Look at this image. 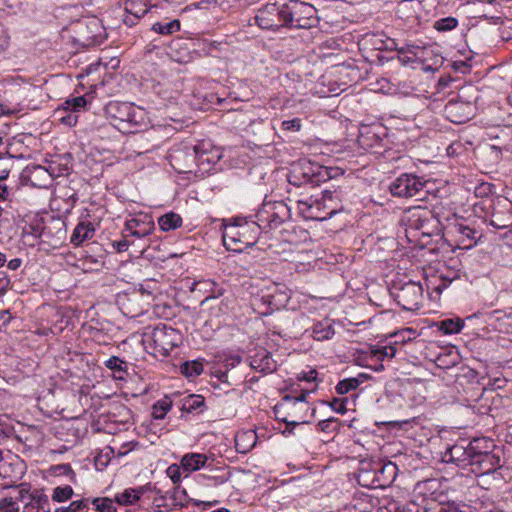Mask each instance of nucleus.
Listing matches in <instances>:
<instances>
[{
	"label": "nucleus",
	"instance_id": "1",
	"mask_svg": "<svg viewBox=\"0 0 512 512\" xmlns=\"http://www.w3.org/2000/svg\"><path fill=\"white\" fill-rule=\"evenodd\" d=\"M331 176L326 167L317 166L316 169L310 167L309 172H303L302 179L294 171L289 176V185L287 191L292 198L295 199L297 209L301 217L305 220L323 221L327 219V213L324 214L319 197L309 195V190L319 185L320 182L326 181Z\"/></svg>",
	"mask_w": 512,
	"mask_h": 512
},
{
	"label": "nucleus",
	"instance_id": "2",
	"mask_svg": "<svg viewBox=\"0 0 512 512\" xmlns=\"http://www.w3.org/2000/svg\"><path fill=\"white\" fill-rule=\"evenodd\" d=\"M403 223L409 241H422L428 244L429 239L440 234L441 224L433 211L426 207H411L405 211Z\"/></svg>",
	"mask_w": 512,
	"mask_h": 512
},
{
	"label": "nucleus",
	"instance_id": "3",
	"mask_svg": "<svg viewBox=\"0 0 512 512\" xmlns=\"http://www.w3.org/2000/svg\"><path fill=\"white\" fill-rule=\"evenodd\" d=\"M105 113L110 124L122 133H137L147 126L146 111L132 103L109 102Z\"/></svg>",
	"mask_w": 512,
	"mask_h": 512
},
{
	"label": "nucleus",
	"instance_id": "4",
	"mask_svg": "<svg viewBox=\"0 0 512 512\" xmlns=\"http://www.w3.org/2000/svg\"><path fill=\"white\" fill-rule=\"evenodd\" d=\"M260 225L251 218H235L233 223L224 225L222 234L224 246L227 250L238 253L253 247L261 233Z\"/></svg>",
	"mask_w": 512,
	"mask_h": 512
},
{
	"label": "nucleus",
	"instance_id": "5",
	"mask_svg": "<svg viewBox=\"0 0 512 512\" xmlns=\"http://www.w3.org/2000/svg\"><path fill=\"white\" fill-rule=\"evenodd\" d=\"M173 158L176 161L185 160L189 172L192 164L208 171L222 158V153L210 141H200L195 145H185L183 150H177Z\"/></svg>",
	"mask_w": 512,
	"mask_h": 512
},
{
	"label": "nucleus",
	"instance_id": "6",
	"mask_svg": "<svg viewBox=\"0 0 512 512\" xmlns=\"http://www.w3.org/2000/svg\"><path fill=\"white\" fill-rule=\"evenodd\" d=\"M473 456V474L484 476L494 474L502 467L501 459L494 453V443L491 439L474 438L468 442Z\"/></svg>",
	"mask_w": 512,
	"mask_h": 512
},
{
	"label": "nucleus",
	"instance_id": "7",
	"mask_svg": "<svg viewBox=\"0 0 512 512\" xmlns=\"http://www.w3.org/2000/svg\"><path fill=\"white\" fill-rule=\"evenodd\" d=\"M313 391L314 389L303 391L299 396H284L282 401L274 407L276 418L293 426L308 423L309 420L306 419V413L309 410V406L306 402V396Z\"/></svg>",
	"mask_w": 512,
	"mask_h": 512
},
{
	"label": "nucleus",
	"instance_id": "8",
	"mask_svg": "<svg viewBox=\"0 0 512 512\" xmlns=\"http://www.w3.org/2000/svg\"><path fill=\"white\" fill-rule=\"evenodd\" d=\"M143 343L153 349L161 356L169 355L170 351L177 346L179 333L176 329L165 324H158L154 328H147L143 333Z\"/></svg>",
	"mask_w": 512,
	"mask_h": 512
},
{
	"label": "nucleus",
	"instance_id": "9",
	"mask_svg": "<svg viewBox=\"0 0 512 512\" xmlns=\"http://www.w3.org/2000/svg\"><path fill=\"white\" fill-rule=\"evenodd\" d=\"M284 21L286 26L295 28H310L317 22L316 8L300 0H289L283 4Z\"/></svg>",
	"mask_w": 512,
	"mask_h": 512
},
{
	"label": "nucleus",
	"instance_id": "10",
	"mask_svg": "<svg viewBox=\"0 0 512 512\" xmlns=\"http://www.w3.org/2000/svg\"><path fill=\"white\" fill-rule=\"evenodd\" d=\"M290 208L284 202L264 204L256 214V222L261 231H267L279 227L289 217Z\"/></svg>",
	"mask_w": 512,
	"mask_h": 512
},
{
	"label": "nucleus",
	"instance_id": "11",
	"mask_svg": "<svg viewBox=\"0 0 512 512\" xmlns=\"http://www.w3.org/2000/svg\"><path fill=\"white\" fill-rule=\"evenodd\" d=\"M426 181L411 173H403L391 182L389 190L395 197L410 198L421 196Z\"/></svg>",
	"mask_w": 512,
	"mask_h": 512
},
{
	"label": "nucleus",
	"instance_id": "12",
	"mask_svg": "<svg viewBox=\"0 0 512 512\" xmlns=\"http://www.w3.org/2000/svg\"><path fill=\"white\" fill-rule=\"evenodd\" d=\"M392 294L404 310L414 311L421 305L423 287L419 282L408 281L400 286L395 285Z\"/></svg>",
	"mask_w": 512,
	"mask_h": 512
},
{
	"label": "nucleus",
	"instance_id": "13",
	"mask_svg": "<svg viewBox=\"0 0 512 512\" xmlns=\"http://www.w3.org/2000/svg\"><path fill=\"white\" fill-rule=\"evenodd\" d=\"M256 24L267 30H275L286 26L284 21L283 4L268 3L258 10L255 16Z\"/></svg>",
	"mask_w": 512,
	"mask_h": 512
},
{
	"label": "nucleus",
	"instance_id": "14",
	"mask_svg": "<svg viewBox=\"0 0 512 512\" xmlns=\"http://www.w3.org/2000/svg\"><path fill=\"white\" fill-rule=\"evenodd\" d=\"M443 460L453 463L461 469H468L473 473V456L470 453L469 444L465 440L455 443L447 448Z\"/></svg>",
	"mask_w": 512,
	"mask_h": 512
},
{
	"label": "nucleus",
	"instance_id": "15",
	"mask_svg": "<svg viewBox=\"0 0 512 512\" xmlns=\"http://www.w3.org/2000/svg\"><path fill=\"white\" fill-rule=\"evenodd\" d=\"M445 115L453 123L469 121L474 114V105L468 101L451 99L444 108Z\"/></svg>",
	"mask_w": 512,
	"mask_h": 512
},
{
	"label": "nucleus",
	"instance_id": "16",
	"mask_svg": "<svg viewBox=\"0 0 512 512\" xmlns=\"http://www.w3.org/2000/svg\"><path fill=\"white\" fill-rule=\"evenodd\" d=\"M9 492L0 498V512H19L23 497L29 489V483L22 482L18 485L6 487Z\"/></svg>",
	"mask_w": 512,
	"mask_h": 512
},
{
	"label": "nucleus",
	"instance_id": "17",
	"mask_svg": "<svg viewBox=\"0 0 512 512\" xmlns=\"http://www.w3.org/2000/svg\"><path fill=\"white\" fill-rule=\"evenodd\" d=\"M22 512H51L48 496L40 489H32L29 484L28 493L22 500Z\"/></svg>",
	"mask_w": 512,
	"mask_h": 512
},
{
	"label": "nucleus",
	"instance_id": "18",
	"mask_svg": "<svg viewBox=\"0 0 512 512\" xmlns=\"http://www.w3.org/2000/svg\"><path fill=\"white\" fill-rule=\"evenodd\" d=\"M490 225L496 229H506L512 226V202H498L490 216Z\"/></svg>",
	"mask_w": 512,
	"mask_h": 512
},
{
	"label": "nucleus",
	"instance_id": "19",
	"mask_svg": "<svg viewBox=\"0 0 512 512\" xmlns=\"http://www.w3.org/2000/svg\"><path fill=\"white\" fill-rule=\"evenodd\" d=\"M125 229L134 237L144 238L154 231L155 225L152 217L145 214L128 220L125 223Z\"/></svg>",
	"mask_w": 512,
	"mask_h": 512
},
{
	"label": "nucleus",
	"instance_id": "20",
	"mask_svg": "<svg viewBox=\"0 0 512 512\" xmlns=\"http://www.w3.org/2000/svg\"><path fill=\"white\" fill-rule=\"evenodd\" d=\"M148 10L149 8L145 0H125L123 22L127 26L132 27Z\"/></svg>",
	"mask_w": 512,
	"mask_h": 512
},
{
	"label": "nucleus",
	"instance_id": "21",
	"mask_svg": "<svg viewBox=\"0 0 512 512\" xmlns=\"http://www.w3.org/2000/svg\"><path fill=\"white\" fill-rule=\"evenodd\" d=\"M452 233L456 236L457 244L462 249H469L476 244L478 232L470 226L461 223L455 224Z\"/></svg>",
	"mask_w": 512,
	"mask_h": 512
},
{
	"label": "nucleus",
	"instance_id": "22",
	"mask_svg": "<svg viewBox=\"0 0 512 512\" xmlns=\"http://www.w3.org/2000/svg\"><path fill=\"white\" fill-rule=\"evenodd\" d=\"M180 461L185 477H188L192 472L205 467L208 457L202 453H186L182 456Z\"/></svg>",
	"mask_w": 512,
	"mask_h": 512
},
{
	"label": "nucleus",
	"instance_id": "23",
	"mask_svg": "<svg viewBox=\"0 0 512 512\" xmlns=\"http://www.w3.org/2000/svg\"><path fill=\"white\" fill-rule=\"evenodd\" d=\"M27 177L31 185L34 187L48 188L52 184V180L46 166H32L29 169Z\"/></svg>",
	"mask_w": 512,
	"mask_h": 512
},
{
	"label": "nucleus",
	"instance_id": "24",
	"mask_svg": "<svg viewBox=\"0 0 512 512\" xmlns=\"http://www.w3.org/2000/svg\"><path fill=\"white\" fill-rule=\"evenodd\" d=\"M251 367L263 373H272L276 369V363L271 354L266 350L256 353L251 357Z\"/></svg>",
	"mask_w": 512,
	"mask_h": 512
},
{
	"label": "nucleus",
	"instance_id": "25",
	"mask_svg": "<svg viewBox=\"0 0 512 512\" xmlns=\"http://www.w3.org/2000/svg\"><path fill=\"white\" fill-rule=\"evenodd\" d=\"M257 434L254 430L240 431L235 436L236 451L242 454L248 453L257 443Z\"/></svg>",
	"mask_w": 512,
	"mask_h": 512
},
{
	"label": "nucleus",
	"instance_id": "26",
	"mask_svg": "<svg viewBox=\"0 0 512 512\" xmlns=\"http://www.w3.org/2000/svg\"><path fill=\"white\" fill-rule=\"evenodd\" d=\"M95 233L94 225L90 221H80L73 230L70 241L73 245L79 246L89 240Z\"/></svg>",
	"mask_w": 512,
	"mask_h": 512
},
{
	"label": "nucleus",
	"instance_id": "27",
	"mask_svg": "<svg viewBox=\"0 0 512 512\" xmlns=\"http://www.w3.org/2000/svg\"><path fill=\"white\" fill-rule=\"evenodd\" d=\"M320 202L324 214L327 213V219L331 218L342 208V206L338 202V195L335 194V192L329 190H324L322 192Z\"/></svg>",
	"mask_w": 512,
	"mask_h": 512
},
{
	"label": "nucleus",
	"instance_id": "28",
	"mask_svg": "<svg viewBox=\"0 0 512 512\" xmlns=\"http://www.w3.org/2000/svg\"><path fill=\"white\" fill-rule=\"evenodd\" d=\"M269 305L275 309L285 307L290 299L289 291L283 286H276L274 292L265 296Z\"/></svg>",
	"mask_w": 512,
	"mask_h": 512
},
{
	"label": "nucleus",
	"instance_id": "29",
	"mask_svg": "<svg viewBox=\"0 0 512 512\" xmlns=\"http://www.w3.org/2000/svg\"><path fill=\"white\" fill-rule=\"evenodd\" d=\"M182 218L175 212H168L158 218V225L164 232L175 230L182 226Z\"/></svg>",
	"mask_w": 512,
	"mask_h": 512
},
{
	"label": "nucleus",
	"instance_id": "30",
	"mask_svg": "<svg viewBox=\"0 0 512 512\" xmlns=\"http://www.w3.org/2000/svg\"><path fill=\"white\" fill-rule=\"evenodd\" d=\"M334 335V329L329 322H317L312 327V337L317 341L330 339Z\"/></svg>",
	"mask_w": 512,
	"mask_h": 512
},
{
	"label": "nucleus",
	"instance_id": "31",
	"mask_svg": "<svg viewBox=\"0 0 512 512\" xmlns=\"http://www.w3.org/2000/svg\"><path fill=\"white\" fill-rule=\"evenodd\" d=\"M142 494V488H128L115 495V501L120 505H132L136 503Z\"/></svg>",
	"mask_w": 512,
	"mask_h": 512
},
{
	"label": "nucleus",
	"instance_id": "32",
	"mask_svg": "<svg viewBox=\"0 0 512 512\" xmlns=\"http://www.w3.org/2000/svg\"><path fill=\"white\" fill-rule=\"evenodd\" d=\"M53 181L55 178L67 176L70 172L68 161L62 162L61 160H53L46 166Z\"/></svg>",
	"mask_w": 512,
	"mask_h": 512
},
{
	"label": "nucleus",
	"instance_id": "33",
	"mask_svg": "<svg viewBox=\"0 0 512 512\" xmlns=\"http://www.w3.org/2000/svg\"><path fill=\"white\" fill-rule=\"evenodd\" d=\"M151 29L161 35H171L181 29V23L178 19H174L167 23L156 22L152 25Z\"/></svg>",
	"mask_w": 512,
	"mask_h": 512
},
{
	"label": "nucleus",
	"instance_id": "34",
	"mask_svg": "<svg viewBox=\"0 0 512 512\" xmlns=\"http://www.w3.org/2000/svg\"><path fill=\"white\" fill-rule=\"evenodd\" d=\"M171 407L172 401L169 397L166 396L163 399L158 400L152 407V417L159 420L164 419Z\"/></svg>",
	"mask_w": 512,
	"mask_h": 512
},
{
	"label": "nucleus",
	"instance_id": "35",
	"mask_svg": "<svg viewBox=\"0 0 512 512\" xmlns=\"http://www.w3.org/2000/svg\"><path fill=\"white\" fill-rule=\"evenodd\" d=\"M464 327V321L460 318L453 319H445L439 323V330H441L444 334H455L459 333Z\"/></svg>",
	"mask_w": 512,
	"mask_h": 512
},
{
	"label": "nucleus",
	"instance_id": "36",
	"mask_svg": "<svg viewBox=\"0 0 512 512\" xmlns=\"http://www.w3.org/2000/svg\"><path fill=\"white\" fill-rule=\"evenodd\" d=\"M204 405V398L201 395L191 394L182 400V412H194Z\"/></svg>",
	"mask_w": 512,
	"mask_h": 512
},
{
	"label": "nucleus",
	"instance_id": "37",
	"mask_svg": "<svg viewBox=\"0 0 512 512\" xmlns=\"http://www.w3.org/2000/svg\"><path fill=\"white\" fill-rule=\"evenodd\" d=\"M203 369L202 362L197 360L186 361L180 366L181 373L188 378L199 376Z\"/></svg>",
	"mask_w": 512,
	"mask_h": 512
},
{
	"label": "nucleus",
	"instance_id": "38",
	"mask_svg": "<svg viewBox=\"0 0 512 512\" xmlns=\"http://www.w3.org/2000/svg\"><path fill=\"white\" fill-rule=\"evenodd\" d=\"M74 490L71 486H57L53 489L52 500L55 502H66L72 498Z\"/></svg>",
	"mask_w": 512,
	"mask_h": 512
},
{
	"label": "nucleus",
	"instance_id": "39",
	"mask_svg": "<svg viewBox=\"0 0 512 512\" xmlns=\"http://www.w3.org/2000/svg\"><path fill=\"white\" fill-rule=\"evenodd\" d=\"M87 105L85 96H77L67 99L63 103V108L71 112H79L84 109Z\"/></svg>",
	"mask_w": 512,
	"mask_h": 512
},
{
	"label": "nucleus",
	"instance_id": "40",
	"mask_svg": "<svg viewBox=\"0 0 512 512\" xmlns=\"http://www.w3.org/2000/svg\"><path fill=\"white\" fill-rule=\"evenodd\" d=\"M358 387L359 381L354 379V377H350L339 381L335 387V390L339 395H344L352 390H356Z\"/></svg>",
	"mask_w": 512,
	"mask_h": 512
},
{
	"label": "nucleus",
	"instance_id": "41",
	"mask_svg": "<svg viewBox=\"0 0 512 512\" xmlns=\"http://www.w3.org/2000/svg\"><path fill=\"white\" fill-rule=\"evenodd\" d=\"M92 504L98 512H116V507L109 498H95L92 500Z\"/></svg>",
	"mask_w": 512,
	"mask_h": 512
},
{
	"label": "nucleus",
	"instance_id": "42",
	"mask_svg": "<svg viewBox=\"0 0 512 512\" xmlns=\"http://www.w3.org/2000/svg\"><path fill=\"white\" fill-rule=\"evenodd\" d=\"M458 20L454 17H446L437 20L434 24V28L438 31H450L456 28Z\"/></svg>",
	"mask_w": 512,
	"mask_h": 512
},
{
	"label": "nucleus",
	"instance_id": "43",
	"mask_svg": "<svg viewBox=\"0 0 512 512\" xmlns=\"http://www.w3.org/2000/svg\"><path fill=\"white\" fill-rule=\"evenodd\" d=\"M182 473L184 472L182 470L181 463L171 464L166 470V474L173 484H178L181 481Z\"/></svg>",
	"mask_w": 512,
	"mask_h": 512
},
{
	"label": "nucleus",
	"instance_id": "44",
	"mask_svg": "<svg viewBox=\"0 0 512 512\" xmlns=\"http://www.w3.org/2000/svg\"><path fill=\"white\" fill-rule=\"evenodd\" d=\"M69 512H88L89 499H80L72 501L69 506L65 507Z\"/></svg>",
	"mask_w": 512,
	"mask_h": 512
},
{
	"label": "nucleus",
	"instance_id": "45",
	"mask_svg": "<svg viewBox=\"0 0 512 512\" xmlns=\"http://www.w3.org/2000/svg\"><path fill=\"white\" fill-rule=\"evenodd\" d=\"M374 356L378 359L393 358L396 355V348L393 346H383L373 350Z\"/></svg>",
	"mask_w": 512,
	"mask_h": 512
},
{
	"label": "nucleus",
	"instance_id": "46",
	"mask_svg": "<svg viewBox=\"0 0 512 512\" xmlns=\"http://www.w3.org/2000/svg\"><path fill=\"white\" fill-rule=\"evenodd\" d=\"M415 335L416 331L411 328L403 329L393 334V336L396 338L395 343H404L406 341H410L415 337Z\"/></svg>",
	"mask_w": 512,
	"mask_h": 512
},
{
	"label": "nucleus",
	"instance_id": "47",
	"mask_svg": "<svg viewBox=\"0 0 512 512\" xmlns=\"http://www.w3.org/2000/svg\"><path fill=\"white\" fill-rule=\"evenodd\" d=\"M301 119L294 118L291 120H284L281 123V129L285 131L297 132L301 129Z\"/></svg>",
	"mask_w": 512,
	"mask_h": 512
},
{
	"label": "nucleus",
	"instance_id": "48",
	"mask_svg": "<svg viewBox=\"0 0 512 512\" xmlns=\"http://www.w3.org/2000/svg\"><path fill=\"white\" fill-rule=\"evenodd\" d=\"M336 421L334 417H330L318 422V428L323 432H332L336 430Z\"/></svg>",
	"mask_w": 512,
	"mask_h": 512
},
{
	"label": "nucleus",
	"instance_id": "49",
	"mask_svg": "<svg viewBox=\"0 0 512 512\" xmlns=\"http://www.w3.org/2000/svg\"><path fill=\"white\" fill-rule=\"evenodd\" d=\"M105 365L110 370L123 371V366L125 365V362L121 360L119 357L112 356L108 360H106Z\"/></svg>",
	"mask_w": 512,
	"mask_h": 512
},
{
	"label": "nucleus",
	"instance_id": "50",
	"mask_svg": "<svg viewBox=\"0 0 512 512\" xmlns=\"http://www.w3.org/2000/svg\"><path fill=\"white\" fill-rule=\"evenodd\" d=\"M347 399H337L334 398L330 403L329 406L337 413L344 414L347 411L346 404Z\"/></svg>",
	"mask_w": 512,
	"mask_h": 512
},
{
	"label": "nucleus",
	"instance_id": "51",
	"mask_svg": "<svg viewBox=\"0 0 512 512\" xmlns=\"http://www.w3.org/2000/svg\"><path fill=\"white\" fill-rule=\"evenodd\" d=\"M52 471L55 475H72L75 476L73 469L70 464H58L52 467Z\"/></svg>",
	"mask_w": 512,
	"mask_h": 512
},
{
	"label": "nucleus",
	"instance_id": "52",
	"mask_svg": "<svg viewBox=\"0 0 512 512\" xmlns=\"http://www.w3.org/2000/svg\"><path fill=\"white\" fill-rule=\"evenodd\" d=\"M317 375V371L315 369H311L308 372H301L298 375V380L306 382H315L317 380Z\"/></svg>",
	"mask_w": 512,
	"mask_h": 512
},
{
	"label": "nucleus",
	"instance_id": "53",
	"mask_svg": "<svg viewBox=\"0 0 512 512\" xmlns=\"http://www.w3.org/2000/svg\"><path fill=\"white\" fill-rule=\"evenodd\" d=\"M426 512H459L451 505L436 504L435 507L426 510Z\"/></svg>",
	"mask_w": 512,
	"mask_h": 512
},
{
	"label": "nucleus",
	"instance_id": "54",
	"mask_svg": "<svg viewBox=\"0 0 512 512\" xmlns=\"http://www.w3.org/2000/svg\"><path fill=\"white\" fill-rule=\"evenodd\" d=\"M395 512H418V507L415 503L398 504Z\"/></svg>",
	"mask_w": 512,
	"mask_h": 512
},
{
	"label": "nucleus",
	"instance_id": "55",
	"mask_svg": "<svg viewBox=\"0 0 512 512\" xmlns=\"http://www.w3.org/2000/svg\"><path fill=\"white\" fill-rule=\"evenodd\" d=\"M129 245H130V243L126 239L113 241V243H112L113 248L119 253L125 252L128 249Z\"/></svg>",
	"mask_w": 512,
	"mask_h": 512
},
{
	"label": "nucleus",
	"instance_id": "56",
	"mask_svg": "<svg viewBox=\"0 0 512 512\" xmlns=\"http://www.w3.org/2000/svg\"><path fill=\"white\" fill-rule=\"evenodd\" d=\"M241 357L239 355H233L229 358H227L225 361H226V366H231V367H234L238 364L241 363Z\"/></svg>",
	"mask_w": 512,
	"mask_h": 512
},
{
	"label": "nucleus",
	"instance_id": "57",
	"mask_svg": "<svg viewBox=\"0 0 512 512\" xmlns=\"http://www.w3.org/2000/svg\"><path fill=\"white\" fill-rule=\"evenodd\" d=\"M419 49V46H416V45H407L406 47H402L399 49V52L400 53H410V54H413L414 56L417 55V50Z\"/></svg>",
	"mask_w": 512,
	"mask_h": 512
},
{
	"label": "nucleus",
	"instance_id": "58",
	"mask_svg": "<svg viewBox=\"0 0 512 512\" xmlns=\"http://www.w3.org/2000/svg\"><path fill=\"white\" fill-rule=\"evenodd\" d=\"M452 282V278H443L442 283L435 286L434 290L437 293H441L443 289H445Z\"/></svg>",
	"mask_w": 512,
	"mask_h": 512
},
{
	"label": "nucleus",
	"instance_id": "59",
	"mask_svg": "<svg viewBox=\"0 0 512 512\" xmlns=\"http://www.w3.org/2000/svg\"><path fill=\"white\" fill-rule=\"evenodd\" d=\"M21 264L22 260L20 258H14L8 262L7 267L10 270H17Z\"/></svg>",
	"mask_w": 512,
	"mask_h": 512
},
{
	"label": "nucleus",
	"instance_id": "60",
	"mask_svg": "<svg viewBox=\"0 0 512 512\" xmlns=\"http://www.w3.org/2000/svg\"><path fill=\"white\" fill-rule=\"evenodd\" d=\"M61 121L69 126H74L77 123V116L68 115L66 117H62Z\"/></svg>",
	"mask_w": 512,
	"mask_h": 512
},
{
	"label": "nucleus",
	"instance_id": "61",
	"mask_svg": "<svg viewBox=\"0 0 512 512\" xmlns=\"http://www.w3.org/2000/svg\"><path fill=\"white\" fill-rule=\"evenodd\" d=\"M9 173H10L9 167L2 166L0 164V181L5 180L9 176Z\"/></svg>",
	"mask_w": 512,
	"mask_h": 512
},
{
	"label": "nucleus",
	"instance_id": "62",
	"mask_svg": "<svg viewBox=\"0 0 512 512\" xmlns=\"http://www.w3.org/2000/svg\"><path fill=\"white\" fill-rule=\"evenodd\" d=\"M8 196V188L6 185L0 184V201L5 200Z\"/></svg>",
	"mask_w": 512,
	"mask_h": 512
},
{
	"label": "nucleus",
	"instance_id": "63",
	"mask_svg": "<svg viewBox=\"0 0 512 512\" xmlns=\"http://www.w3.org/2000/svg\"><path fill=\"white\" fill-rule=\"evenodd\" d=\"M369 378H370V376L368 374H366V373H360L356 377H354V379L359 381V386L362 383H364L366 380H368Z\"/></svg>",
	"mask_w": 512,
	"mask_h": 512
},
{
	"label": "nucleus",
	"instance_id": "64",
	"mask_svg": "<svg viewBox=\"0 0 512 512\" xmlns=\"http://www.w3.org/2000/svg\"><path fill=\"white\" fill-rule=\"evenodd\" d=\"M395 469V466L392 464V463H389V464H385L383 466H381V472H385L387 470H394Z\"/></svg>",
	"mask_w": 512,
	"mask_h": 512
}]
</instances>
